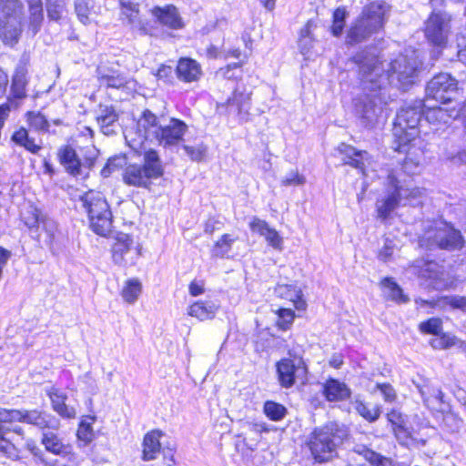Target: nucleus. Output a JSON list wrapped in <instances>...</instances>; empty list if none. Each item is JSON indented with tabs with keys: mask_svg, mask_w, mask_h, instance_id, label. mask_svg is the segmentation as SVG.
Listing matches in <instances>:
<instances>
[{
	"mask_svg": "<svg viewBox=\"0 0 466 466\" xmlns=\"http://www.w3.org/2000/svg\"><path fill=\"white\" fill-rule=\"evenodd\" d=\"M359 66V76L365 90L376 91L381 89L387 82L398 88L407 89L417 78L420 66L416 51L400 55L390 65L387 73L379 59L365 53H360L353 57Z\"/></svg>",
	"mask_w": 466,
	"mask_h": 466,
	"instance_id": "1",
	"label": "nucleus"
},
{
	"mask_svg": "<svg viewBox=\"0 0 466 466\" xmlns=\"http://www.w3.org/2000/svg\"><path fill=\"white\" fill-rule=\"evenodd\" d=\"M347 437V431L337 422L316 428L309 435L308 447L316 462L325 463L338 457V448Z\"/></svg>",
	"mask_w": 466,
	"mask_h": 466,
	"instance_id": "2",
	"label": "nucleus"
},
{
	"mask_svg": "<svg viewBox=\"0 0 466 466\" xmlns=\"http://www.w3.org/2000/svg\"><path fill=\"white\" fill-rule=\"evenodd\" d=\"M390 6L386 3H371L365 6L361 14L350 25L347 34V43H360L380 30L387 20Z\"/></svg>",
	"mask_w": 466,
	"mask_h": 466,
	"instance_id": "3",
	"label": "nucleus"
},
{
	"mask_svg": "<svg viewBox=\"0 0 466 466\" xmlns=\"http://www.w3.org/2000/svg\"><path fill=\"white\" fill-rule=\"evenodd\" d=\"M420 247L429 249L439 248L450 251L459 250L463 247V238L460 230L442 221L428 222V227L419 238Z\"/></svg>",
	"mask_w": 466,
	"mask_h": 466,
	"instance_id": "4",
	"label": "nucleus"
},
{
	"mask_svg": "<svg viewBox=\"0 0 466 466\" xmlns=\"http://www.w3.org/2000/svg\"><path fill=\"white\" fill-rule=\"evenodd\" d=\"M83 208L88 214L91 228L101 236H110L113 231V216L101 192L89 190L80 197Z\"/></svg>",
	"mask_w": 466,
	"mask_h": 466,
	"instance_id": "5",
	"label": "nucleus"
},
{
	"mask_svg": "<svg viewBox=\"0 0 466 466\" xmlns=\"http://www.w3.org/2000/svg\"><path fill=\"white\" fill-rule=\"evenodd\" d=\"M22 9L20 0H0V38L5 44L13 45L18 40Z\"/></svg>",
	"mask_w": 466,
	"mask_h": 466,
	"instance_id": "6",
	"label": "nucleus"
},
{
	"mask_svg": "<svg viewBox=\"0 0 466 466\" xmlns=\"http://www.w3.org/2000/svg\"><path fill=\"white\" fill-rule=\"evenodd\" d=\"M0 420L24 422L37 428L42 431H57L60 427L59 420L46 410H14L13 411L0 412Z\"/></svg>",
	"mask_w": 466,
	"mask_h": 466,
	"instance_id": "7",
	"label": "nucleus"
},
{
	"mask_svg": "<svg viewBox=\"0 0 466 466\" xmlns=\"http://www.w3.org/2000/svg\"><path fill=\"white\" fill-rule=\"evenodd\" d=\"M422 105L402 107L397 114L393 134L400 140V144H407L413 141L419 135L418 126L423 112Z\"/></svg>",
	"mask_w": 466,
	"mask_h": 466,
	"instance_id": "8",
	"label": "nucleus"
},
{
	"mask_svg": "<svg viewBox=\"0 0 466 466\" xmlns=\"http://www.w3.org/2000/svg\"><path fill=\"white\" fill-rule=\"evenodd\" d=\"M361 85L364 88L362 83ZM363 90L367 93L355 99V114L362 126L371 127L379 121L382 113V98L378 93L380 89L376 91Z\"/></svg>",
	"mask_w": 466,
	"mask_h": 466,
	"instance_id": "9",
	"label": "nucleus"
},
{
	"mask_svg": "<svg viewBox=\"0 0 466 466\" xmlns=\"http://www.w3.org/2000/svg\"><path fill=\"white\" fill-rule=\"evenodd\" d=\"M278 380L281 387L289 389L298 381L307 380L308 369L301 357L283 358L276 364Z\"/></svg>",
	"mask_w": 466,
	"mask_h": 466,
	"instance_id": "10",
	"label": "nucleus"
},
{
	"mask_svg": "<svg viewBox=\"0 0 466 466\" xmlns=\"http://www.w3.org/2000/svg\"><path fill=\"white\" fill-rule=\"evenodd\" d=\"M451 16L446 12L433 11L425 21L424 34L428 41L439 47L446 46L451 34Z\"/></svg>",
	"mask_w": 466,
	"mask_h": 466,
	"instance_id": "11",
	"label": "nucleus"
},
{
	"mask_svg": "<svg viewBox=\"0 0 466 466\" xmlns=\"http://www.w3.org/2000/svg\"><path fill=\"white\" fill-rule=\"evenodd\" d=\"M387 183L390 187L388 193L376 202L378 218L388 219L396 208L401 203V196L408 191L403 189L401 181L396 177L395 171L387 175Z\"/></svg>",
	"mask_w": 466,
	"mask_h": 466,
	"instance_id": "12",
	"label": "nucleus"
},
{
	"mask_svg": "<svg viewBox=\"0 0 466 466\" xmlns=\"http://www.w3.org/2000/svg\"><path fill=\"white\" fill-rule=\"evenodd\" d=\"M458 81L448 73H441L433 76L426 87V103L430 99L440 101L442 104L452 99V96L457 92Z\"/></svg>",
	"mask_w": 466,
	"mask_h": 466,
	"instance_id": "13",
	"label": "nucleus"
},
{
	"mask_svg": "<svg viewBox=\"0 0 466 466\" xmlns=\"http://www.w3.org/2000/svg\"><path fill=\"white\" fill-rule=\"evenodd\" d=\"M424 152L420 147L410 145L407 150L405 159L400 167L390 170L388 173L395 171L396 177L402 183H406L405 176L411 177L420 174L423 161Z\"/></svg>",
	"mask_w": 466,
	"mask_h": 466,
	"instance_id": "14",
	"label": "nucleus"
},
{
	"mask_svg": "<svg viewBox=\"0 0 466 466\" xmlns=\"http://www.w3.org/2000/svg\"><path fill=\"white\" fill-rule=\"evenodd\" d=\"M187 126L181 120L171 118L168 124L159 125L154 131V137L160 145L173 146L177 145L186 133Z\"/></svg>",
	"mask_w": 466,
	"mask_h": 466,
	"instance_id": "15",
	"label": "nucleus"
},
{
	"mask_svg": "<svg viewBox=\"0 0 466 466\" xmlns=\"http://www.w3.org/2000/svg\"><path fill=\"white\" fill-rule=\"evenodd\" d=\"M338 151L343 156L342 161L360 171L363 176L369 175V168L372 162L370 154L365 150H357L355 147L344 143L338 147Z\"/></svg>",
	"mask_w": 466,
	"mask_h": 466,
	"instance_id": "16",
	"label": "nucleus"
},
{
	"mask_svg": "<svg viewBox=\"0 0 466 466\" xmlns=\"http://www.w3.org/2000/svg\"><path fill=\"white\" fill-rule=\"evenodd\" d=\"M61 165L73 176L86 177L93 166V160L88 159L86 163H81L75 149L70 146H65L57 153Z\"/></svg>",
	"mask_w": 466,
	"mask_h": 466,
	"instance_id": "17",
	"label": "nucleus"
},
{
	"mask_svg": "<svg viewBox=\"0 0 466 466\" xmlns=\"http://www.w3.org/2000/svg\"><path fill=\"white\" fill-rule=\"evenodd\" d=\"M423 115L426 120L437 130L442 125H447L451 120L461 116L460 109L455 107L431 106L429 103L423 104Z\"/></svg>",
	"mask_w": 466,
	"mask_h": 466,
	"instance_id": "18",
	"label": "nucleus"
},
{
	"mask_svg": "<svg viewBox=\"0 0 466 466\" xmlns=\"http://www.w3.org/2000/svg\"><path fill=\"white\" fill-rule=\"evenodd\" d=\"M249 228L252 232L264 237L266 241L272 248L279 250L282 249V238L279 236V232L275 228H270L265 220L254 217L249 223Z\"/></svg>",
	"mask_w": 466,
	"mask_h": 466,
	"instance_id": "19",
	"label": "nucleus"
},
{
	"mask_svg": "<svg viewBox=\"0 0 466 466\" xmlns=\"http://www.w3.org/2000/svg\"><path fill=\"white\" fill-rule=\"evenodd\" d=\"M152 14L160 24L171 29H180L184 26L182 19L174 5L156 6L152 9Z\"/></svg>",
	"mask_w": 466,
	"mask_h": 466,
	"instance_id": "20",
	"label": "nucleus"
},
{
	"mask_svg": "<svg viewBox=\"0 0 466 466\" xmlns=\"http://www.w3.org/2000/svg\"><path fill=\"white\" fill-rule=\"evenodd\" d=\"M47 395L50 398L53 410L61 417L66 419H73L76 417V410L66 403L67 399L66 393L57 388L52 387L47 390Z\"/></svg>",
	"mask_w": 466,
	"mask_h": 466,
	"instance_id": "21",
	"label": "nucleus"
},
{
	"mask_svg": "<svg viewBox=\"0 0 466 466\" xmlns=\"http://www.w3.org/2000/svg\"><path fill=\"white\" fill-rule=\"evenodd\" d=\"M121 7V15L125 16L127 23L139 31L146 32L145 25L139 16V0H118Z\"/></svg>",
	"mask_w": 466,
	"mask_h": 466,
	"instance_id": "22",
	"label": "nucleus"
},
{
	"mask_svg": "<svg viewBox=\"0 0 466 466\" xmlns=\"http://www.w3.org/2000/svg\"><path fill=\"white\" fill-rule=\"evenodd\" d=\"M41 443L46 451L58 456L66 457L71 453V447L63 443L62 440L54 431H47L42 433Z\"/></svg>",
	"mask_w": 466,
	"mask_h": 466,
	"instance_id": "23",
	"label": "nucleus"
},
{
	"mask_svg": "<svg viewBox=\"0 0 466 466\" xmlns=\"http://www.w3.org/2000/svg\"><path fill=\"white\" fill-rule=\"evenodd\" d=\"M419 392L420 393L424 404L432 410H441L442 405V391L431 384L424 383L423 385H417Z\"/></svg>",
	"mask_w": 466,
	"mask_h": 466,
	"instance_id": "24",
	"label": "nucleus"
},
{
	"mask_svg": "<svg viewBox=\"0 0 466 466\" xmlns=\"http://www.w3.org/2000/svg\"><path fill=\"white\" fill-rule=\"evenodd\" d=\"M162 432L160 431H151L147 432L143 441V456L144 461H152L160 453L161 444L160 438Z\"/></svg>",
	"mask_w": 466,
	"mask_h": 466,
	"instance_id": "25",
	"label": "nucleus"
},
{
	"mask_svg": "<svg viewBox=\"0 0 466 466\" xmlns=\"http://www.w3.org/2000/svg\"><path fill=\"white\" fill-rule=\"evenodd\" d=\"M323 393L329 401H338L350 397V390L345 383L329 379L323 386Z\"/></svg>",
	"mask_w": 466,
	"mask_h": 466,
	"instance_id": "26",
	"label": "nucleus"
},
{
	"mask_svg": "<svg viewBox=\"0 0 466 466\" xmlns=\"http://www.w3.org/2000/svg\"><path fill=\"white\" fill-rule=\"evenodd\" d=\"M352 451L361 456L370 466H396L390 458L382 456L365 445H355Z\"/></svg>",
	"mask_w": 466,
	"mask_h": 466,
	"instance_id": "27",
	"label": "nucleus"
},
{
	"mask_svg": "<svg viewBox=\"0 0 466 466\" xmlns=\"http://www.w3.org/2000/svg\"><path fill=\"white\" fill-rule=\"evenodd\" d=\"M177 77L185 82H192L198 79L200 66L193 59L181 58L177 66Z\"/></svg>",
	"mask_w": 466,
	"mask_h": 466,
	"instance_id": "28",
	"label": "nucleus"
},
{
	"mask_svg": "<svg viewBox=\"0 0 466 466\" xmlns=\"http://www.w3.org/2000/svg\"><path fill=\"white\" fill-rule=\"evenodd\" d=\"M218 306L210 300H198L188 308V315L203 321L215 317Z\"/></svg>",
	"mask_w": 466,
	"mask_h": 466,
	"instance_id": "29",
	"label": "nucleus"
},
{
	"mask_svg": "<svg viewBox=\"0 0 466 466\" xmlns=\"http://www.w3.org/2000/svg\"><path fill=\"white\" fill-rule=\"evenodd\" d=\"M317 27L314 20L309 19L306 25L300 29L298 40V46L300 53L307 56L310 53L315 43L313 30Z\"/></svg>",
	"mask_w": 466,
	"mask_h": 466,
	"instance_id": "30",
	"label": "nucleus"
},
{
	"mask_svg": "<svg viewBox=\"0 0 466 466\" xmlns=\"http://www.w3.org/2000/svg\"><path fill=\"white\" fill-rule=\"evenodd\" d=\"M29 16L28 28L35 35L39 32L44 21V9L42 0H27Z\"/></svg>",
	"mask_w": 466,
	"mask_h": 466,
	"instance_id": "31",
	"label": "nucleus"
},
{
	"mask_svg": "<svg viewBox=\"0 0 466 466\" xmlns=\"http://www.w3.org/2000/svg\"><path fill=\"white\" fill-rule=\"evenodd\" d=\"M276 294L285 299L293 302L297 309H304L306 301L302 299V291L294 285H279L276 288Z\"/></svg>",
	"mask_w": 466,
	"mask_h": 466,
	"instance_id": "32",
	"label": "nucleus"
},
{
	"mask_svg": "<svg viewBox=\"0 0 466 466\" xmlns=\"http://www.w3.org/2000/svg\"><path fill=\"white\" fill-rule=\"evenodd\" d=\"M142 290L143 285L138 279H128L123 283L121 297L124 302L129 305H133L138 300L140 295L142 294Z\"/></svg>",
	"mask_w": 466,
	"mask_h": 466,
	"instance_id": "33",
	"label": "nucleus"
},
{
	"mask_svg": "<svg viewBox=\"0 0 466 466\" xmlns=\"http://www.w3.org/2000/svg\"><path fill=\"white\" fill-rule=\"evenodd\" d=\"M144 172L147 178H157L163 175V167L157 151L149 149L145 152Z\"/></svg>",
	"mask_w": 466,
	"mask_h": 466,
	"instance_id": "34",
	"label": "nucleus"
},
{
	"mask_svg": "<svg viewBox=\"0 0 466 466\" xmlns=\"http://www.w3.org/2000/svg\"><path fill=\"white\" fill-rule=\"evenodd\" d=\"M352 406L357 413L369 422L376 421L381 413L380 405H370L358 399L352 402Z\"/></svg>",
	"mask_w": 466,
	"mask_h": 466,
	"instance_id": "35",
	"label": "nucleus"
},
{
	"mask_svg": "<svg viewBox=\"0 0 466 466\" xmlns=\"http://www.w3.org/2000/svg\"><path fill=\"white\" fill-rule=\"evenodd\" d=\"M123 179L126 184L131 186H147V177L141 166L130 165L128 166L123 175Z\"/></svg>",
	"mask_w": 466,
	"mask_h": 466,
	"instance_id": "36",
	"label": "nucleus"
},
{
	"mask_svg": "<svg viewBox=\"0 0 466 466\" xmlns=\"http://www.w3.org/2000/svg\"><path fill=\"white\" fill-rule=\"evenodd\" d=\"M27 69L25 65H18L15 68V75L12 82V92L16 98H23L25 96V86Z\"/></svg>",
	"mask_w": 466,
	"mask_h": 466,
	"instance_id": "37",
	"label": "nucleus"
},
{
	"mask_svg": "<svg viewBox=\"0 0 466 466\" xmlns=\"http://www.w3.org/2000/svg\"><path fill=\"white\" fill-rule=\"evenodd\" d=\"M380 286L383 295L387 299L394 300L397 302H406L407 297L403 294L400 286L393 281L390 278H385L381 280Z\"/></svg>",
	"mask_w": 466,
	"mask_h": 466,
	"instance_id": "38",
	"label": "nucleus"
},
{
	"mask_svg": "<svg viewBox=\"0 0 466 466\" xmlns=\"http://www.w3.org/2000/svg\"><path fill=\"white\" fill-rule=\"evenodd\" d=\"M387 418L398 439L407 438L409 436V432L405 428V419L400 411L392 410L387 414Z\"/></svg>",
	"mask_w": 466,
	"mask_h": 466,
	"instance_id": "39",
	"label": "nucleus"
},
{
	"mask_svg": "<svg viewBox=\"0 0 466 466\" xmlns=\"http://www.w3.org/2000/svg\"><path fill=\"white\" fill-rule=\"evenodd\" d=\"M249 96L243 93L235 92L233 96L227 101L228 114H240L248 110Z\"/></svg>",
	"mask_w": 466,
	"mask_h": 466,
	"instance_id": "40",
	"label": "nucleus"
},
{
	"mask_svg": "<svg viewBox=\"0 0 466 466\" xmlns=\"http://www.w3.org/2000/svg\"><path fill=\"white\" fill-rule=\"evenodd\" d=\"M402 188L408 189L406 193L401 196V202L403 205H410L413 207L420 206L422 204V200L425 197V190L420 187H409L406 183H402Z\"/></svg>",
	"mask_w": 466,
	"mask_h": 466,
	"instance_id": "41",
	"label": "nucleus"
},
{
	"mask_svg": "<svg viewBox=\"0 0 466 466\" xmlns=\"http://www.w3.org/2000/svg\"><path fill=\"white\" fill-rule=\"evenodd\" d=\"M44 218V216L41 214L40 210L36 208L30 206L23 214L22 219L25 225L33 231L34 229L37 230L40 227L41 220Z\"/></svg>",
	"mask_w": 466,
	"mask_h": 466,
	"instance_id": "42",
	"label": "nucleus"
},
{
	"mask_svg": "<svg viewBox=\"0 0 466 466\" xmlns=\"http://www.w3.org/2000/svg\"><path fill=\"white\" fill-rule=\"evenodd\" d=\"M263 410L266 416L274 421L281 420L287 414V409L282 404L271 400L264 403Z\"/></svg>",
	"mask_w": 466,
	"mask_h": 466,
	"instance_id": "43",
	"label": "nucleus"
},
{
	"mask_svg": "<svg viewBox=\"0 0 466 466\" xmlns=\"http://www.w3.org/2000/svg\"><path fill=\"white\" fill-rule=\"evenodd\" d=\"M157 121V118L152 112L149 110L144 111L143 116L137 122V126L145 129V135L143 137H148L150 134L154 136V131L159 127Z\"/></svg>",
	"mask_w": 466,
	"mask_h": 466,
	"instance_id": "44",
	"label": "nucleus"
},
{
	"mask_svg": "<svg viewBox=\"0 0 466 466\" xmlns=\"http://www.w3.org/2000/svg\"><path fill=\"white\" fill-rule=\"evenodd\" d=\"M47 15L51 20L58 21L66 10V0H46Z\"/></svg>",
	"mask_w": 466,
	"mask_h": 466,
	"instance_id": "45",
	"label": "nucleus"
},
{
	"mask_svg": "<svg viewBox=\"0 0 466 466\" xmlns=\"http://www.w3.org/2000/svg\"><path fill=\"white\" fill-rule=\"evenodd\" d=\"M98 123L100 125L101 131L106 135H114L116 132V114L115 110L111 108L108 114L101 116L97 118Z\"/></svg>",
	"mask_w": 466,
	"mask_h": 466,
	"instance_id": "46",
	"label": "nucleus"
},
{
	"mask_svg": "<svg viewBox=\"0 0 466 466\" xmlns=\"http://www.w3.org/2000/svg\"><path fill=\"white\" fill-rule=\"evenodd\" d=\"M439 303L442 306H450L453 309H459L466 313V297L459 295H451L441 297Z\"/></svg>",
	"mask_w": 466,
	"mask_h": 466,
	"instance_id": "47",
	"label": "nucleus"
},
{
	"mask_svg": "<svg viewBox=\"0 0 466 466\" xmlns=\"http://www.w3.org/2000/svg\"><path fill=\"white\" fill-rule=\"evenodd\" d=\"M27 121L29 126L37 131H47L49 123L46 117L40 112H28Z\"/></svg>",
	"mask_w": 466,
	"mask_h": 466,
	"instance_id": "48",
	"label": "nucleus"
},
{
	"mask_svg": "<svg viewBox=\"0 0 466 466\" xmlns=\"http://www.w3.org/2000/svg\"><path fill=\"white\" fill-rule=\"evenodd\" d=\"M347 13L344 8L339 7L333 13V25L331 26V32L333 35L339 36L341 35L344 27V21Z\"/></svg>",
	"mask_w": 466,
	"mask_h": 466,
	"instance_id": "49",
	"label": "nucleus"
},
{
	"mask_svg": "<svg viewBox=\"0 0 466 466\" xmlns=\"http://www.w3.org/2000/svg\"><path fill=\"white\" fill-rule=\"evenodd\" d=\"M235 241V238H233L228 234H224L220 239H218L216 244L215 248L213 249V253L215 256H224L226 253H228L233 242Z\"/></svg>",
	"mask_w": 466,
	"mask_h": 466,
	"instance_id": "50",
	"label": "nucleus"
},
{
	"mask_svg": "<svg viewBox=\"0 0 466 466\" xmlns=\"http://www.w3.org/2000/svg\"><path fill=\"white\" fill-rule=\"evenodd\" d=\"M187 155L193 161H201L205 158L208 147L204 144H198L196 146H183Z\"/></svg>",
	"mask_w": 466,
	"mask_h": 466,
	"instance_id": "51",
	"label": "nucleus"
},
{
	"mask_svg": "<svg viewBox=\"0 0 466 466\" xmlns=\"http://www.w3.org/2000/svg\"><path fill=\"white\" fill-rule=\"evenodd\" d=\"M442 321L438 318H431L420 324V329L423 333L439 335L441 331Z\"/></svg>",
	"mask_w": 466,
	"mask_h": 466,
	"instance_id": "52",
	"label": "nucleus"
},
{
	"mask_svg": "<svg viewBox=\"0 0 466 466\" xmlns=\"http://www.w3.org/2000/svg\"><path fill=\"white\" fill-rule=\"evenodd\" d=\"M77 438L80 441H83L85 445L90 443L94 439V431L90 423L83 420L80 422L77 430Z\"/></svg>",
	"mask_w": 466,
	"mask_h": 466,
	"instance_id": "53",
	"label": "nucleus"
},
{
	"mask_svg": "<svg viewBox=\"0 0 466 466\" xmlns=\"http://www.w3.org/2000/svg\"><path fill=\"white\" fill-rule=\"evenodd\" d=\"M306 178L300 175L298 170H291L281 179V185L284 187L300 186L305 184Z\"/></svg>",
	"mask_w": 466,
	"mask_h": 466,
	"instance_id": "54",
	"label": "nucleus"
},
{
	"mask_svg": "<svg viewBox=\"0 0 466 466\" xmlns=\"http://www.w3.org/2000/svg\"><path fill=\"white\" fill-rule=\"evenodd\" d=\"M14 410H6L0 408V412L2 411H13ZM16 420H11V421H2L0 420V440L5 441H16L17 440L15 439V437H9L11 434L12 427L14 426V422Z\"/></svg>",
	"mask_w": 466,
	"mask_h": 466,
	"instance_id": "55",
	"label": "nucleus"
},
{
	"mask_svg": "<svg viewBox=\"0 0 466 466\" xmlns=\"http://www.w3.org/2000/svg\"><path fill=\"white\" fill-rule=\"evenodd\" d=\"M278 325L281 329H286L293 322L295 314L294 311L290 309H279L278 310Z\"/></svg>",
	"mask_w": 466,
	"mask_h": 466,
	"instance_id": "56",
	"label": "nucleus"
},
{
	"mask_svg": "<svg viewBox=\"0 0 466 466\" xmlns=\"http://www.w3.org/2000/svg\"><path fill=\"white\" fill-rule=\"evenodd\" d=\"M75 10L77 17L83 24L86 25L89 22V8L86 0H76Z\"/></svg>",
	"mask_w": 466,
	"mask_h": 466,
	"instance_id": "57",
	"label": "nucleus"
},
{
	"mask_svg": "<svg viewBox=\"0 0 466 466\" xmlns=\"http://www.w3.org/2000/svg\"><path fill=\"white\" fill-rule=\"evenodd\" d=\"M42 228L46 232L48 240L46 241L47 245H51L55 238V234L56 232L57 227L56 223L50 219L44 217V218L41 220Z\"/></svg>",
	"mask_w": 466,
	"mask_h": 466,
	"instance_id": "58",
	"label": "nucleus"
},
{
	"mask_svg": "<svg viewBox=\"0 0 466 466\" xmlns=\"http://www.w3.org/2000/svg\"><path fill=\"white\" fill-rule=\"evenodd\" d=\"M439 273V265L434 261L426 262L420 271L421 277L427 279H438Z\"/></svg>",
	"mask_w": 466,
	"mask_h": 466,
	"instance_id": "59",
	"label": "nucleus"
},
{
	"mask_svg": "<svg viewBox=\"0 0 466 466\" xmlns=\"http://www.w3.org/2000/svg\"><path fill=\"white\" fill-rule=\"evenodd\" d=\"M376 388L381 391L385 401L392 402L396 400V391L390 384L377 383Z\"/></svg>",
	"mask_w": 466,
	"mask_h": 466,
	"instance_id": "60",
	"label": "nucleus"
},
{
	"mask_svg": "<svg viewBox=\"0 0 466 466\" xmlns=\"http://www.w3.org/2000/svg\"><path fill=\"white\" fill-rule=\"evenodd\" d=\"M24 447L30 451V453L35 456V458H38L41 462H46L44 458V452L42 450L37 446L36 442L33 439H27L25 443Z\"/></svg>",
	"mask_w": 466,
	"mask_h": 466,
	"instance_id": "61",
	"label": "nucleus"
},
{
	"mask_svg": "<svg viewBox=\"0 0 466 466\" xmlns=\"http://www.w3.org/2000/svg\"><path fill=\"white\" fill-rule=\"evenodd\" d=\"M456 338L448 335H443L438 339H434L431 342L433 348L447 349L455 345Z\"/></svg>",
	"mask_w": 466,
	"mask_h": 466,
	"instance_id": "62",
	"label": "nucleus"
},
{
	"mask_svg": "<svg viewBox=\"0 0 466 466\" xmlns=\"http://www.w3.org/2000/svg\"><path fill=\"white\" fill-rule=\"evenodd\" d=\"M443 423L451 430V431H457L461 426V420L452 413L444 415Z\"/></svg>",
	"mask_w": 466,
	"mask_h": 466,
	"instance_id": "63",
	"label": "nucleus"
},
{
	"mask_svg": "<svg viewBox=\"0 0 466 466\" xmlns=\"http://www.w3.org/2000/svg\"><path fill=\"white\" fill-rule=\"evenodd\" d=\"M118 252H121L123 254L125 251L128 250L129 248L134 244L133 238L124 233H118Z\"/></svg>",
	"mask_w": 466,
	"mask_h": 466,
	"instance_id": "64",
	"label": "nucleus"
}]
</instances>
